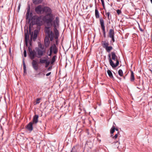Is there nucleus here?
Listing matches in <instances>:
<instances>
[{
	"mask_svg": "<svg viewBox=\"0 0 152 152\" xmlns=\"http://www.w3.org/2000/svg\"><path fill=\"white\" fill-rule=\"evenodd\" d=\"M59 18L56 17L53 22L54 27L53 32L51 30V27H45L44 31L46 34V36L44 39V44L45 47L48 48L49 46L50 43L49 38L51 41H52L54 38L56 40L58 38L59 32L57 29L59 26Z\"/></svg>",
	"mask_w": 152,
	"mask_h": 152,
	"instance_id": "f257e3e1",
	"label": "nucleus"
},
{
	"mask_svg": "<svg viewBox=\"0 0 152 152\" xmlns=\"http://www.w3.org/2000/svg\"><path fill=\"white\" fill-rule=\"evenodd\" d=\"M43 14H45L42 18L43 21L46 23L45 26L52 27L53 26V21L54 15L52 14V10L49 7H43Z\"/></svg>",
	"mask_w": 152,
	"mask_h": 152,
	"instance_id": "f03ea898",
	"label": "nucleus"
},
{
	"mask_svg": "<svg viewBox=\"0 0 152 152\" xmlns=\"http://www.w3.org/2000/svg\"><path fill=\"white\" fill-rule=\"evenodd\" d=\"M101 43L102 47L105 49L107 52L110 53L113 49V47L112 46H109V43L106 41H102Z\"/></svg>",
	"mask_w": 152,
	"mask_h": 152,
	"instance_id": "7ed1b4c3",
	"label": "nucleus"
},
{
	"mask_svg": "<svg viewBox=\"0 0 152 152\" xmlns=\"http://www.w3.org/2000/svg\"><path fill=\"white\" fill-rule=\"evenodd\" d=\"M32 26L30 23L29 26V32L30 34L31 35V38H32L33 37V39L34 41H35L37 37V35L38 33V31L37 30H35L34 33L33 35V32H31V28Z\"/></svg>",
	"mask_w": 152,
	"mask_h": 152,
	"instance_id": "20e7f679",
	"label": "nucleus"
},
{
	"mask_svg": "<svg viewBox=\"0 0 152 152\" xmlns=\"http://www.w3.org/2000/svg\"><path fill=\"white\" fill-rule=\"evenodd\" d=\"M112 59L113 60L116 61V63L115 64H114V66H113L112 67L113 68H115L117 67L119 64V61L118 59V57L115 54L114 52H113L111 53Z\"/></svg>",
	"mask_w": 152,
	"mask_h": 152,
	"instance_id": "39448f33",
	"label": "nucleus"
},
{
	"mask_svg": "<svg viewBox=\"0 0 152 152\" xmlns=\"http://www.w3.org/2000/svg\"><path fill=\"white\" fill-rule=\"evenodd\" d=\"M29 52V55L30 59L31 60H33L36 56V53L35 50H32L31 48L29 47L28 48Z\"/></svg>",
	"mask_w": 152,
	"mask_h": 152,
	"instance_id": "423d86ee",
	"label": "nucleus"
},
{
	"mask_svg": "<svg viewBox=\"0 0 152 152\" xmlns=\"http://www.w3.org/2000/svg\"><path fill=\"white\" fill-rule=\"evenodd\" d=\"M43 7L41 5L38 6L35 8V12L38 14H42Z\"/></svg>",
	"mask_w": 152,
	"mask_h": 152,
	"instance_id": "0eeeda50",
	"label": "nucleus"
},
{
	"mask_svg": "<svg viewBox=\"0 0 152 152\" xmlns=\"http://www.w3.org/2000/svg\"><path fill=\"white\" fill-rule=\"evenodd\" d=\"M50 50H51L54 54H56L57 53L58 50V48L55 44H53L51 45L50 48Z\"/></svg>",
	"mask_w": 152,
	"mask_h": 152,
	"instance_id": "6e6552de",
	"label": "nucleus"
},
{
	"mask_svg": "<svg viewBox=\"0 0 152 152\" xmlns=\"http://www.w3.org/2000/svg\"><path fill=\"white\" fill-rule=\"evenodd\" d=\"M45 51L43 50L40 49H38L37 50L38 56V58L41 57L45 53Z\"/></svg>",
	"mask_w": 152,
	"mask_h": 152,
	"instance_id": "1a4fd4ad",
	"label": "nucleus"
},
{
	"mask_svg": "<svg viewBox=\"0 0 152 152\" xmlns=\"http://www.w3.org/2000/svg\"><path fill=\"white\" fill-rule=\"evenodd\" d=\"M32 64L34 69L36 71L38 69V65L37 61L34 60H33Z\"/></svg>",
	"mask_w": 152,
	"mask_h": 152,
	"instance_id": "9d476101",
	"label": "nucleus"
},
{
	"mask_svg": "<svg viewBox=\"0 0 152 152\" xmlns=\"http://www.w3.org/2000/svg\"><path fill=\"white\" fill-rule=\"evenodd\" d=\"M38 118L39 116L37 115H35L33 116L32 122L33 124H36L38 122Z\"/></svg>",
	"mask_w": 152,
	"mask_h": 152,
	"instance_id": "9b49d317",
	"label": "nucleus"
},
{
	"mask_svg": "<svg viewBox=\"0 0 152 152\" xmlns=\"http://www.w3.org/2000/svg\"><path fill=\"white\" fill-rule=\"evenodd\" d=\"M34 124L32 122H30L27 126L26 128L30 131H31L33 129V124Z\"/></svg>",
	"mask_w": 152,
	"mask_h": 152,
	"instance_id": "f8f14e48",
	"label": "nucleus"
},
{
	"mask_svg": "<svg viewBox=\"0 0 152 152\" xmlns=\"http://www.w3.org/2000/svg\"><path fill=\"white\" fill-rule=\"evenodd\" d=\"M42 20H43L41 17H38L37 19V24L39 26L41 25L42 24Z\"/></svg>",
	"mask_w": 152,
	"mask_h": 152,
	"instance_id": "ddd939ff",
	"label": "nucleus"
},
{
	"mask_svg": "<svg viewBox=\"0 0 152 152\" xmlns=\"http://www.w3.org/2000/svg\"><path fill=\"white\" fill-rule=\"evenodd\" d=\"M100 23L101 25V28L102 29H105V26L104 25V21L103 19L102 18H100L99 19Z\"/></svg>",
	"mask_w": 152,
	"mask_h": 152,
	"instance_id": "4468645a",
	"label": "nucleus"
},
{
	"mask_svg": "<svg viewBox=\"0 0 152 152\" xmlns=\"http://www.w3.org/2000/svg\"><path fill=\"white\" fill-rule=\"evenodd\" d=\"M108 59L110 65L112 67V66H114V63L113 62V61L112 60V59L111 58L110 54V53L108 55Z\"/></svg>",
	"mask_w": 152,
	"mask_h": 152,
	"instance_id": "2eb2a0df",
	"label": "nucleus"
},
{
	"mask_svg": "<svg viewBox=\"0 0 152 152\" xmlns=\"http://www.w3.org/2000/svg\"><path fill=\"white\" fill-rule=\"evenodd\" d=\"M114 31L113 29H111L110 30L108 34V36L110 37L114 36Z\"/></svg>",
	"mask_w": 152,
	"mask_h": 152,
	"instance_id": "dca6fc26",
	"label": "nucleus"
},
{
	"mask_svg": "<svg viewBox=\"0 0 152 152\" xmlns=\"http://www.w3.org/2000/svg\"><path fill=\"white\" fill-rule=\"evenodd\" d=\"M131 75L130 80V81L132 82H133L135 80V78L134 77V74L132 71H130Z\"/></svg>",
	"mask_w": 152,
	"mask_h": 152,
	"instance_id": "f3484780",
	"label": "nucleus"
},
{
	"mask_svg": "<svg viewBox=\"0 0 152 152\" xmlns=\"http://www.w3.org/2000/svg\"><path fill=\"white\" fill-rule=\"evenodd\" d=\"M115 130V126H113L110 130V133L111 134V137L113 136V134Z\"/></svg>",
	"mask_w": 152,
	"mask_h": 152,
	"instance_id": "a211bd4d",
	"label": "nucleus"
},
{
	"mask_svg": "<svg viewBox=\"0 0 152 152\" xmlns=\"http://www.w3.org/2000/svg\"><path fill=\"white\" fill-rule=\"evenodd\" d=\"M42 1V0H33V2L34 4H37L41 3Z\"/></svg>",
	"mask_w": 152,
	"mask_h": 152,
	"instance_id": "6ab92c4d",
	"label": "nucleus"
},
{
	"mask_svg": "<svg viewBox=\"0 0 152 152\" xmlns=\"http://www.w3.org/2000/svg\"><path fill=\"white\" fill-rule=\"evenodd\" d=\"M95 15L96 18H99V11L97 8L95 10Z\"/></svg>",
	"mask_w": 152,
	"mask_h": 152,
	"instance_id": "aec40b11",
	"label": "nucleus"
},
{
	"mask_svg": "<svg viewBox=\"0 0 152 152\" xmlns=\"http://www.w3.org/2000/svg\"><path fill=\"white\" fill-rule=\"evenodd\" d=\"M107 72L108 75L109 76L110 78H113V76L112 73L110 70H107Z\"/></svg>",
	"mask_w": 152,
	"mask_h": 152,
	"instance_id": "412c9836",
	"label": "nucleus"
},
{
	"mask_svg": "<svg viewBox=\"0 0 152 152\" xmlns=\"http://www.w3.org/2000/svg\"><path fill=\"white\" fill-rule=\"evenodd\" d=\"M29 38V35L28 31L27 30V32L25 33V40H28Z\"/></svg>",
	"mask_w": 152,
	"mask_h": 152,
	"instance_id": "4be33fe9",
	"label": "nucleus"
},
{
	"mask_svg": "<svg viewBox=\"0 0 152 152\" xmlns=\"http://www.w3.org/2000/svg\"><path fill=\"white\" fill-rule=\"evenodd\" d=\"M56 57V56H53L51 59V64H53L55 62Z\"/></svg>",
	"mask_w": 152,
	"mask_h": 152,
	"instance_id": "5701e85b",
	"label": "nucleus"
},
{
	"mask_svg": "<svg viewBox=\"0 0 152 152\" xmlns=\"http://www.w3.org/2000/svg\"><path fill=\"white\" fill-rule=\"evenodd\" d=\"M47 60L46 59H42L40 58L39 60V62L40 64H43L47 62Z\"/></svg>",
	"mask_w": 152,
	"mask_h": 152,
	"instance_id": "b1692460",
	"label": "nucleus"
},
{
	"mask_svg": "<svg viewBox=\"0 0 152 152\" xmlns=\"http://www.w3.org/2000/svg\"><path fill=\"white\" fill-rule=\"evenodd\" d=\"M118 74L121 77L123 76V71L121 69H119L118 70Z\"/></svg>",
	"mask_w": 152,
	"mask_h": 152,
	"instance_id": "393cba45",
	"label": "nucleus"
},
{
	"mask_svg": "<svg viewBox=\"0 0 152 152\" xmlns=\"http://www.w3.org/2000/svg\"><path fill=\"white\" fill-rule=\"evenodd\" d=\"M30 11L29 10H28L27 11V13L26 14V19H28L29 18V15Z\"/></svg>",
	"mask_w": 152,
	"mask_h": 152,
	"instance_id": "a878e982",
	"label": "nucleus"
},
{
	"mask_svg": "<svg viewBox=\"0 0 152 152\" xmlns=\"http://www.w3.org/2000/svg\"><path fill=\"white\" fill-rule=\"evenodd\" d=\"M119 134V133L118 132L116 134L115 136H112V138L114 139H116L118 137V135Z\"/></svg>",
	"mask_w": 152,
	"mask_h": 152,
	"instance_id": "bb28decb",
	"label": "nucleus"
},
{
	"mask_svg": "<svg viewBox=\"0 0 152 152\" xmlns=\"http://www.w3.org/2000/svg\"><path fill=\"white\" fill-rule=\"evenodd\" d=\"M41 99L39 98H37L36 100V104H38L40 103V100H41Z\"/></svg>",
	"mask_w": 152,
	"mask_h": 152,
	"instance_id": "cd10ccee",
	"label": "nucleus"
},
{
	"mask_svg": "<svg viewBox=\"0 0 152 152\" xmlns=\"http://www.w3.org/2000/svg\"><path fill=\"white\" fill-rule=\"evenodd\" d=\"M45 63V67H47L50 64V62L49 61H47V62H46Z\"/></svg>",
	"mask_w": 152,
	"mask_h": 152,
	"instance_id": "c85d7f7f",
	"label": "nucleus"
},
{
	"mask_svg": "<svg viewBox=\"0 0 152 152\" xmlns=\"http://www.w3.org/2000/svg\"><path fill=\"white\" fill-rule=\"evenodd\" d=\"M102 30L103 32V34H104V37H106V36H105L106 32H105V29H102Z\"/></svg>",
	"mask_w": 152,
	"mask_h": 152,
	"instance_id": "c756f323",
	"label": "nucleus"
},
{
	"mask_svg": "<svg viewBox=\"0 0 152 152\" xmlns=\"http://www.w3.org/2000/svg\"><path fill=\"white\" fill-rule=\"evenodd\" d=\"M23 67L24 72H25L26 70V66L24 61H23Z\"/></svg>",
	"mask_w": 152,
	"mask_h": 152,
	"instance_id": "7c9ffc66",
	"label": "nucleus"
},
{
	"mask_svg": "<svg viewBox=\"0 0 152 152\" xmlns=\"http://www.w3.org/2000/svg\"><path fill=\"white\" fill-rule=\"evenodd\" d=\"M106 13V15H107V17H108V18L109 20L110 19V17H109V16H110V12H107V13H106V12H105Z\"/></svg>",
	"mask_w": 152,
	"mask_h": 152,
	"instance_id": "2f4dec72",
	"label": "nucleus"
},
{
	"mask_svg": "<svg viewBox=\"0 0 152 152\" xmlns=\"http://www.w3.org/2000/svg\"><path fill=\"white\" fill-rule=\"evenodd\" d=\"M117 13L119 15L121 13V11L119 10H117L116 11Z\"/></svg>",
	"mask_w": 152,
	"mask_h": 152,
	"instance_id": "473e14b6",
	"label": "nucleus"
},
{
	"mask_svg": "<svg viewBox=\"0 0 152 152\" xmlns=\"http://www.w3.org/2000/svg\"><path fill=\"white\" fill-rule=\"evenodd\" d=\"M24 56L25 57H26L27 56L26 55V50H24V52H23Z\"/></svg>",
	"mask_w": 152,
	"mask_h": 152,
	"instance_id": "72a5a7b5",
	"label": "nucleus"
},
{
	"mask_svg": "<svg viewBox=\"0 0 152 152\" xmlns=\"http://www.w3.org/2000/svg\"><path fill=\"white\" fill-rule=\"evenodd\" d=\"M52 52L53 51L51 50L50 49V53L48 55L49 56H51L52 55Z\"/></svg>",
	"mask_w": 152,
	"mask_h": 152,
	"instance_id": "f704fd0d",
	"label": "nucleus"
},
{
	"mask_svg": "<svg viewBox=\"0 0 152 152\" xmlns=\"http://www.w3.org/2000/svg\"><path fill=\"white\" fill-rule=\"evenodd\" d=\"M38 46L39 48H41L42 49H43V47H42V45L41 44H39Z\"/></svg>",
	"mask_w": 152,
	"mask_h": 152,
	"instance_id": "c9c22d12",
	"label": "nucleus"
},
{
	"mask_svg": "<svg viewBox=\"0 0 152 152\" xmlns=\"http://www.w3.org/2000/svg\"><path fill=\"white\" fill-rule=\"evenodd\" d=\"M110 38H111L112 40L113 41V42H115V39H114V36L111 37Z\"/></svg>",
	"mask_w": 152,
	"mask_h": 152,
	"instance_id": "e433bc0d",
	"label": "nucleus"
},
{
	"mask_svg": "<svg viewBox=\"0 0 152 152\" xmlns=\"http://www.w3.org/2000/svg\"><path fill=\"white\" fill-rule=\"evenodd\" d=\"M101 0L102 3V6H104V0Z\"/></svg>",
	"mask_w": 152,
	"mask_h": 152,
	"instance_id": "4c0bfd02",
	"label": "nucleus"
},
{
	"mask_svg": "<svg viewBox=\"0 0 152 152\" xmlns=\"http://www.w3.org/2000/svg\"><path fill=\"white\" fill-rule=\"evenodd\" d=\"M52 69V66H51L50 67H49L48 69V71H50V70Z\"/></svg>",
	"mask_w": 152,
	"mask_h": 152,
	"instance_id": "58836bf2",
	"label": "nucleus"
},
{
	"mask_svg": "<svg viewBox=\"0 0 152 152\" xmlns=\"http://www.w3.org/2000/svg\"><path fill=\"white\" fill-rule=\"evenodd\" d=\"M25 40V43L26 45V46H27L28 40Z\"/></svg>",
	"mask_w": 152,
	"mask_h": 152,
	"instance_id": "ea45409f",
	"label": "nucleus"
},
{
	"mask_svg": "<svg viewBox=\"0 0 152 152\" xmlns=\"http://www.w3.org/2000/svg\"><path fill=\"white\" fill-rule=\"evenodd\" d=\"M51 74V72H49L46 74V75L47 76H49V75H50Z\"/></svg>",
	"mask_w": 152,
	"mask_h": 152,
	"instance_id": "a19ab883",
	"label": "nucleus"
},
{
	"mask_svg": "<svg viewBox=\"0 0 152 152\" xmlns=\"http://www.w3.org/2000/svg\"><path fill=\"white\" fill-rule=\"evenodd\" d=\"M32 14V13H31L30 14V17L29 18V20H30V16H31V15Z\"/></svg>",
	"mask_w": 152,
	"mask_h": 152,
	"instance_id": "79ce46f5",
	"label": "nucleus"
},
{
	"mask_svg": "<svg viewBox=\"0 0 152 152\" xmlns=\"http://www.w3.org/2000/svg\"><path fill=\"white\" fill-rule=\"evenodd\" d=\"M115 130L117 131H118V128H115Z\"/></svg>",
	"mask_w": 152,
	"mask_h": 152,
	"instance_id": "37998d69",
	"label": "nucleus"
},
{
	"mask_svg": "<svg viewBox=\"0 0 152 152\" xmlns=\"http://www.w3.org/2000/svg\"><path fill=\"white\" fill-rule=\"evenodd\" d=\"M20 6L19 5V6L18 7V9H20Z\"/></svg>",
	"mask_w": 152,
	"mask_h": 152,
	"instance_id": "c03bdc74",
	"label": "nucleus"
},
{
	"mask_svg": "<svg viewBox=\"0 0 152 152\" xmlns=\"http://www.w3.org/2000/svg\"><path fill=\"white\" fill-rule=\"evenodd\" d=\"M103 8L104 9V8H105V5L104 4V6H103Z\"/></svg>",
	"mask_w": 152,
	"mask_h": 152,
	"instance_id": "a18cd8bd",
	"label": "nucleus"
},
{
	"mask_svg": "<svg viewBox=\"0 0 152 152\" xmlns=\"http://www.w3.org/2000/svg\"><path fill=\"white\" fill-rule=\"evenodd\" d=\"M123 78H124V79H125V77H123Z\"/></svg>",
	"mask_w": 152,
	"mask_h": 152,
	"instance_id": "49530a36",
	"label": "nucleus"
},
{
	"mask_svg": "<svg viewBox=\"0 0 152 152\" xmlns=\"http://www.w3.org/2000/svg\"><path fill=\"white\" fill-rule=\"evenodd\" d=\"M94 1H95V3H96V0H94Z\"/></svg>",
	"mask_w": 152,
	"mask_h": 152,
	"instance_id": "de8ad7c7",
	"label": "nucleus"
},
{
	"mask_svg": "<svg viewBox=\"0 0 152 152\" xmlns=\"http://www.w3.org/2000/svg\"><path fill=\"white\" fill-rule=\"evenodd\" d=\"M150 1L151 3L152 4V0H150Z\"/></svg>",
	"mask_w": 152,
	"mask_h": 152,
	"instance_id": "09e8293b",
	"label": "nucleus"
},
{
	"mask_svg": "<svg viewBox=\"0 0 152 152\" xmlns=\"http://www.w3.org/2000/svg\"><path fill=\"white\" fill-rule=\"evenodd\" d=\"M137 88L140 89V88H139V87H137Z\"/></svg>",
	"mask_w": 152,
	"mask_h": 152,
	"instance_id": "8fccbe9b",
	"label": "nucleus"
},
{
	"mask_svg": "<svg viewBox=\"0 0 152 152\" xmlns=\"http://www.w3.org/2000/svg\"><path fill=\"white\" fill-rule=\"evenodd\" d=\"M56 43H57V40H56Z\"/></svg>",
	"mask_w": 152,
	"mask_h": 152,
	"instance_id": "3c124183",
	"label": "nucleus"
}]
</instances>
